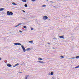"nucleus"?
<instances>
[{"mask_svg":"<svg viewBox=\"0 0 79 79\" xmlns=\"http://www.w3.org/2000/svg\"><path fill=\"white\" fill-rule=\"evenodd\" d=\"M13 15V12H10L9 11H8L7 12V15H9L10 16V15Z\"/></svg>","mask_w":79,"mask_h":79,"instance_id":"obj_1","label":"nucleus"},{"mask_svg":"<svg viewBox=\"0 0 79 79\" xmlns=\"http://www.w3.org/2000/svg\"><path fill=\"white\" fill-rule=\"evenodd\" d=\"M48 19V17L47 16H44L43 17V19L44 20H46V19Z\"/></svg>","mask_w":79,"mask_h":79,"instance_id":"obj_2","label":"nucleus"},{"mask_svg":"<svg viewBox=\"0 0 79 79\" xmlns=\"http://www.w3.org/2000/svg\"><path fill=\"white\" fill-rule=\"evenodd\" d=\"M21 47L22 48L23 52H26V49H25V48H24V47L23 46V45H21Z\"/></svg>","mask_w":79,"mask_h":79,"instance_id":"obj_3","label":"nucleus"},{"mask_svg":"<svg viewBox=\"0 0 79 79\" xmlns=\"http://www.w3.org/2000/svg\"><path fill=\"white\" fill-rule=\"evenodd\" d=\"M14 44L15 45H21V44L19 43H15Z\"/></svg>","mask_w":79,"mask_h":79,"instance_id":"obj_4","label":"nucleus"},{"mask_svg":"<svg viewBox=\"0 0 79 79\" xmlns=\"http://www.w3.org/2000/svg\"><path fill=\"white\" fill-rule=\"evenodd\" d=\"M7 66H8V67H11V66H12V65H11L10 64H7Z\"/></svg>","mask_w":79,"mask_h":79,"instance_id":"obj_5","label":"nucleus"},{"mask_svg":"<svg viewBox=\"0 0 79 79\" xmlns=\"http://www.w3.org/2000/svg\"><path fill=\"white\" fill-rule=\"evenodd\" d=\"M59 37L61 39H64V36H59Z\"/></svg>","mask_w":79,"mask_h":79,"instance_id":"obj_6","label":"nucleus"},{"mask_svg":"<svg viewBox=\"0 0 79 79\" xmlns=\"http://www.w3.org/2000/svg\"><path fill=\"white\" fill-rule=\"evenodd\" d=\"M4 10L5 9L3 8H0V11H3V10Z\"/></svg>","mask_w":79,"mask_h":79,"instance_id":"obj_7","label":"nucleus"},{"mask_svg":"<svg viewBox=\"0 0 79 79\" xmlns=\"http://www.w3.org/2000/svg\"><path fill=\"white\" fill-rule=\"evenodd\" d=\"M21 24H23L22 23H19L18 25L15 26V27H18V26H19V25H21Z\"/></svg>","mask_w":79,"mask_h":79,"instance_id":"obj_8","label":"nucleus"},{"mask_svg":"<svg viewBox=\"0 0 79 79\" xmlns=\"http://www.w3.org/2000/svg\"><path fill=\"white\" fill-rule=\"evenodd\" d=\"M38 63H42V64H43V63H44V62L43 61H38Z\"/></svg>","mask_w":79,"mask_h":79,"instance_id":"obj_9","label":"nucleus"},{"mask_svg":"<svg viewBox=\"0 0 79 79\" xmlns=\"http://www.w3.org/2000/svg\"><path fill=\"white\" fill-rule=\"evenodd\" d=\"M19 65V64L17 63L15 64V66H13V67L14 68L15 67H16V66H18Z\"/></svg>","mask_w":79,"mask_h":79,"instance_id":"obj_10","label":"nucleus"},{"mask_svg":"<svg viewBox=\"0 0 79 79\" xmlns=\"http://www.w3.org/2000/svg\"><path fill=\"white\" fill-rule=\"evenodd\" d=\"M22 1L23 2H27V1L26 0H22Z\"/></svg>","mask_w":79,"mask_h":79,"instance_id":"obj_11","label":"nucleus"},{"mask_svg":"<svg viewBox=\"0 0 79 79\" xmlns=\"http://www.w3.org/2000/svg\"><path fill=\"white\" fill-rule=\"evenodd\" d=\"M38 60H43V59H42V58H38Z\"/></svg>","mask_w":79,"mask_h":79,"instance_id":"obj_12","label":"nucleus"},{"mask_svg":"<svg viewBox=\"0 0 79 79\" xmlns=\"http://www.w3.org/2000/svg\"><path fill=\"white\" fill-rule=\"evenodd\" d=\"M27 77H25V79H27V77H29V75H27Z\"/></svg>","mask_w":79,"mask_h":79,"instance_id":"obj_13","label":"nucleus"},{"mask_svg":"<svg viewBox=\"0 0 79 79\" xmlns=\"http://www.w3.org/2000/svg\"><path fill=\"white\" fill-rule=\"evenodd\" d=\"M12 4L14 5H17L16 4H15V2H13Z\"/></svg>","mask_w":79,"mask_h":79,"instance_id":"obj_14","label":"nucleus"},{"mask_svg":"<svg viewBox=\"0 0 79 79\" xmlns=\"http://www.w3.org/2000/svg\"><path fill=\"white\" fill-rule=\"evenodd\" d=\"M27 51H28V50H31V49L30 48H28L27 49Z\"/></svg>","mask_w":79,"mask_h":79,"instance_id":"obj_15","label":"nucleus"},{"mask_svg":"<svg viewBox=\"0 0 79 79\" xmlns=\"http://www.w3.org/2000/svg\"><path fill=\"white\" fill-rule=\"evenodd\" d=\"M79 68V65L77 67H75V68Z\"/></svg>","mask_w":79,"mask_h":79,"instance_id":"obj_16","label":"nucleus"},{"mask_svg":"<svg viewBox=\"0 0 79 79\" xmlns=\"http://www.w3.org/2000/svg\"><path fill=\"white\" fill-rule=\"evenodd\" d=\"M24 6L25 7H27V4H25Z\"/></svg>","mask_w":79,"mask_h":79,"instance_id":"obj_17","label":"nucleus"},{"mask_svg":"<svg viewBox=\"0 0 79 79\" xmlns=\"http://www.w3.org/2000/svg\"><path fill=\"white\" fill-rule=\"evenodd\" d=\"M75 58V57H72L69 58V59H74Z\"/></svg>","mask_w":79,"mask_h":79,"instance_id":"obj_18","label":"nucleus"},{"mask_svg":"<svg viewBox=\"0 0 79 79\" xmlns=\"http://www.w3.org/2000/svg\"><path fill=\"white\" fill-rule=\"evenodd\" d=\"M45 6H46V5H44L42 6V7H45Z\"/></svg>","mask_w":79,"mask_h":79,"instance_id":"obj_19","label":"nucleus"},{"mask_svg":"<svg viewBox=\"0 0 79 79\" xmlns=\"http://www.w3.org/2000/svg\"><path fill=\"white\" fill-rule=\"evenodd\" d=\"M33 42V41H29V43H31V42Z\"/></svg>","mask_w":79,"mask_h":79,"instance_id":"obj_20","label":"nucleus"},{"mask_svg":"<svg viewBox=\"0 0 79 79\" xmlns=\"http://www.w3.org/2000/svg\"><path fill=\"white\" fill-rule=\"evenodd\" d=\"M76 58H79V56H76Z\"/></svg>","mask_w":79,"mask_h":79,"instance_id":"obj_21","label":"nucleus"},{"mask_svg":"<svg viewBox=\"0 0 79 79\" xmlns=\"http://www.w3.org/2000/svg\"><path fill=\"white\" fill-rule=\"evenodd\" d=\"M23 28H24L25 29H26V26H24L23 27Z\"/></svg>","mask_w":79,"mask_h":79,"instance_id":"obj_22","label":"nucleus"},{"mask_svg":"<svg viewBox=\"0 0 79 79\" xmlns=\"http://www.w3.org/2000/svg\"><path fill=\"white\" fill-rule=\"evenodd\" d=\"M60 57H61V58H64V56H60Z\"/></svg>","mask_w":79,"mask_h":79,"instance_id":"obj_23","label":"nucleus"},{"mask_svg":"<svg viewBox=\"0 0 79 79\" xmlns=\"http://www.w3.org/2000/svg\"><path fill=\"white\" fill-rule=\"evenodd\" d=\"M53 72H52L51 73V75H53Z\"/></svg>","mask_w":79,"mask_h":79,"instance_id":"obj_24","label":"nucleus"},{"mask_svg":"<svg viewBox=\"0 0 79 79\" xmlns=\"http://www.w3.org/2000/svg\"><path fill=\"white\" fill-rule=\"evenodd\" d=\"M31 30H34V28H31Z\"/></svg>","mask_w":79,"mask_h":79,"instance_id":"obj_25","label":"nucleus"},{"mask_svg":"<svg viewBox=\"0 0 79 79\" xmlns=\"http://www.w3.org/2000/svg\"><path fill=\"white\" fill-rule=\"evenodd\" d=\"M23 12V13H26V11H25L24 10H22Z\"/></svg>","mask_w":79,"mask_h":79,"instance_id":"obj_26","label":"nucleus"},{"mask_svg":"<svg viewBox=\"0 0 79 79\" xmlns=\"http://www.w3.org/2000/svg\"><path fill=\"white\" fill-rule=\"evenodd\" d=\"M19 32H21V33L23 32V31H20V30L19 31Z\"/></svg>","mask_w":79,"mask_h":79,"instance_id":"obj_27","label":"nucleus"},{"mask_svg":"<svg viewBox=\"0 0 79 79\" xmlns=\"http://www.w3.org/2000/svg\"><path fill=\"white\" fill-rule=\"evenodd\" d=\"M31 1L32 2H35V0H31Z\"/></svg>","mask_w":79,"mask_h":79,"instance_id":"obj_28","label":"nucleus"},{"mask_svg":"<svg viewBox=\"0 0 79 79\" xmlns=\"http://www.w3.org/2000/svg\"><path fill=\"white\" fill-rule=\"evenodd\" d=\"M48 44H49V45L50 44V43H48Z\"/></svg>","mask_w":79,"mask_h":79,"instance_id":"obj_29","label":"nucleus"},{"mask_svg":"<svg viewBox=\"0 0 79 79\" xmlns=\"http://www.w3.org/2000/svg\"><path fill=\"white\" fill-rule=\"evenodd\" d=\"M51 3H53L52 1H51Z\"/></svg>","mask_w":79,"mask_h":79,"instance_id":"obj_30","label":"nucleus"},{"mask_svg":"<svg viewBox=\"0 0 79 79\" xmlns=\"http://www.w3.org/2000/svg\"><path fill=\"white\" fill-rule=\"evenodd\" d=\"M19 73H22V72H20Z\"/></svg>","mask_w":79,"mask_h":79,"instance_id":"obj_31","label":"nucleus"},{"mask_svg":"<svg viewBox=\"0 0 79 79\" xmlns=\"http://www.w3.org/2000/svg\"><path fill=\"white\" fill-rule=\"evenodd\" d=\"M2 60V59L1 58H0V60Z\"/></svg>","mask_w":79,"mask_h":79,"instance_id":"obj_32","label":"nucleus"},{"mask_svg":"<svg viewBox=\"0 0 79 79\" xmlns=\"http://www.w3.org/2000/svg\"><path fill=\"white\" fill-rule=\"evenodd\" d=\"M54 6V7H55V6Z\"/></svg>","mask_w":79,"mask_h":79,"instance_id":"obj_33","label":"nucleus"},{"mask_svg":"<svg viewBox=\"0 0 79 79\" xmlns=\"http://www.w3.org/2000/svg\"><path fill=\"white\" fill-rule=\"evenodd\" d=\"M46 0L47 1H48V0Z\"/></svg>","mask_w":79,"mask_h":79,"instance_id":"obj_34","label":"nucleus"},{"mask_svg":"<svg viewBox=\"0 0 79 79\" xmlns=\"http://www.w3.org/2000/svg\"><path fill=\"white\" fill-rule=\"evenodd\" d=\"M57 0V1H59V0Z\"/></svg>","mask_w":79,"mask_h":79,"instance_id":"obj_35","label":"nucleus"}]
</instances>
